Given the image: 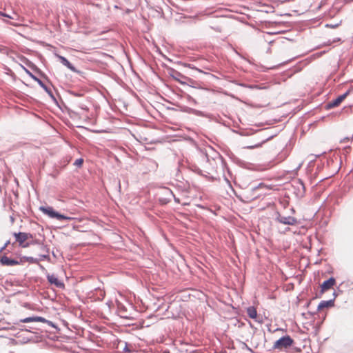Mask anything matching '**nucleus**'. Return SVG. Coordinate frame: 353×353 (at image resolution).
<instances>
[{"label": "nucleus", "instance_id": "1", "mask_svg": "<svg viewBox=\"0 0 353 353\" xmlns=\"http://www.w3.org/2000/svg\"><path fill=\"white\" fill-rule=\"evenodd\" d=\"M15 241L21 248H28L30 244V241L33 239V236L30 233L18 232L14 233Z\"/></svg>", "mask_w": 353, "mask_h": 353}, {"label": "nucleus", "instance_id": "2", "mask_svg": "<svg viewBox=\"0 0 353 353\" xmlns=\"http://www.w3.org/2000/svg\"><path fill=\"white\" fill-rule=\"evenodd\" d=\"M293 343L294 340L290 337V336L287 335L276 341L273 344V348L274 350H281L291 347Z\"/></svg>", "mask_w": 353, "mask_h": 353}, {"label": "nucleus", "instance_id": "3", "mask_svg": "<svg viewBox=\"0 0 353 353\" xmlns=\"http://www.w3.org/2000/svg\"><path fill=\"white\" fill-rule=\"evenodd\" d=\"M39 210L45 214L48 215V216H50L51 218H55L58 220H71V219H72V218H71V217L66 216L65 215L58 213L57 212L54 211V210L52 207L41 206L39 208Z\"/></svg>", "mask_w": 353, "mask_h": 353}, {"label": "nucleus", "instance_id": "4", "mask_svg": "<svg viewBox=\"0 0 353 353\" xmlns=\"http://www.w3.org/2000/svg\"><path fill=\"white\" fill-rule=\"evenodd\" d=\"M351 91H352V89H349L345 93H344L342 95L339 96L336 99L332 100L331 102L329 103L328 107L330 108H332L339 106L345 100V99L350 94Z\"/></svg>", "mask_w": 353, "mask_h": 353}, {"label": "nucleus", "instance_id": "5", "mask_svg": "<svg viewBox=\"0 0 353 353\" xmlns=\"http://www.w3.org/2000/svg\"><path fill=\"white\" fill-rule=\"evenodd\" d=\"M336 284V280L331 277L328 280L325 281L321 285V293H324L325 292L330 290L333 288V286Z\"/></svg>", "mask_w": 353, "mask_h": 353}, {"label": "nucleus", "instance_id": "6", "mask_svg": "<svg viewBox=\"0 0 353 353\" xmlns=\"http://www.w3.org/2000/svg\"><path fill=\"white\" fill-rule=\"evenodd\" d=\"M0 263L1 265H6V266H13V265L20 264L19 261H18L17 260L11 259L6 256H3L1 258Z\"/></svg>", "mask_w": 353, "mask_h": 353}, {"label": "nucleus", "instance_id": "7", "mask_svg": "<svg viewBox=\"0 0 353 353\" xmlns=\"http://www.w3.org/2000/svg\"><path fill=\"white\" fill-rule=\"evenodd\" d=\"M48 281L51 284H54L55 286L62 288L64 286L63 283L59 280V279L54 274L48 275L47 276Z\"/></svg>", "mask_w": 353, "mask_h": 353}, {"label": "nucleus", "instance_id": "8", "mask_svg": "<svg viewBox=\"0 0 353 353\" xmlns=\"http://www.w3.org/2000/svg\"><path fill=\"white\" fill-rule=\"evenodd\" d=\"M58 58L63 65L66 66L70 70H72L73 72H76L75 68L68 61V60L66 58H65L64 57H62L61 55H59Z\"/></svg>", "mask_w": 353, "mask_h": 353}, {"label": "nucleus", "instance_id": "9", "mask_svg": "<svg viewBox=\"0 0 353 353\" xmlns=\"http://www.w3.org/2000/svg\"><path fill=\"white\" fill-rule=\"evenodd\" d=\"M333 305H334V301L332 300L323 301L318 305V310L320 311L324 308L331 307Z\"/></svg>", "mask_w": 353, "mask_h": 353}, {"label": "nucleus", "instance_id": "10", "mask_svg": "<svg viewBox=\"0 0 353 353\" xmlns=\"http://www.w3.org/2000/svg\"><path fill=\"white\" fill-rule=\"evenodd\" d=\"M279 221L282 223L287 225H294L296 223V220L293 217H281Z\"/></svg>", "mask_w": 353, "mask_h": 353}, {"label": "nucleus", "instance_id": "11", "mask_svg": "<svg viewBox=\"0 0 353 353\" xmlns=\"http://www.w3.org/2000/svg\"><path fill=\"white\" fill-rule=\"evenodd\" d=\"M247 314L251 319H256L257 316L256 310L254 307H249L247 309Z\"/></svg>", "mask_w": 353, "mask_h": 353}, {"label": "nucleus", "instance_id": "12", "mask_svg": "<svg viewBox=\"0 0 353 353\" xmlns=\"http://www.w3.org/2000/svg\"><path fill=\"white\" fill-rule=\"evenodd\" d=\"M43 319L42 317H28L24 319H21V321L23 323H28L33 321H43Z\"/></svg>", "mask_w": 353, "mask_h": 353}, {"label": "nucleus", "instance_id": "13", "mask_svg": "<svg viewBox=\"0 0 353 353\" xmlns=\"http://www.w3.org/2000/svg\"><path fill=\"white\" fill-rule=\"evenodd\" d=\"M23 261H28L30 263H38L37 259L33 258V257H29V256H24L23 259H21V262Z\"/></svg>", "mask_w": 353, "mask_h": 353}, {"label": "nucleus", "instance_id": "14", "mask_svg": "<svg viewBox=\"0 0 353 353\" xmlns=\"http://www.w3.org/2000/svg\"><path fill=\"white\" fill-rule=\"evenodd\" d=\"M175 74L176 76H172L173 78L176 80L177 81L180 82L181 83H182V82L179 79V77H183V78H185L184 76H183L181 73L178 72H175Z\"/></svg>", "mask_w": 353, "mask_h": 353}, {"label": "nucleus", "instance_id": "15", "mask_svg": "<svg viewBox=\"0 0 353 353\" xmlns=\"http://www.w3.org/2000/svg\"><path fill=\"white\" fill-rule=\"evenodd\" d=\"M83 163V159H78L74 161V164L76 166L81 167Z\"/></svg>", "mask_w": 353, "mask_h": 353}]
</instances>
